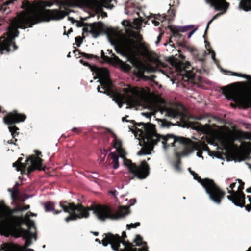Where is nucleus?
I'll return each instance as SVG.
<instances>
[{
    "instance_id": "obj_29",
    "label": "nucleus",
    "mask_w": 251,
    "mask_h": 251,
    "mask_svg": "<svg viewBox=\"0 0 251 251\" xmlns=\"http://www.w3.org/2000/svg\"><path fill=\"white\" fill-rule=\"evenodd\" d=\"M46 212L53 211L54 214H57L62 212V210H56L54 209V203L51 201L47 202L45 204Z\"/></svg>"
},
{
    "instance_id": "obj_4",
    "label": "nucleus",
    "mask_w": 251,
    "mask_h": 251,
    "mask_svg": "<svg viewBox=\"0 0 251 251\" xmlns=\"http://www.w3.org/2000/svg\"><path fill=\"white\" fill-rule=\"evenodd\" d=\"M227 75H232L236 76L245 78L248 81L240 82L242 85V90H239L234 87V84H231L222 88V94L229 100L234 101L235 105L231 103L233 107L238 106L240 108L247 109L242 106V103H244V97H251V76L246 74H239L231 71H226Z\"/></svg>"
},
{
    "instance_id": "obj_24",
    "label": "nucleus",
    "mask_w": 251,
    "mask_h": 251,
    "mask_svg": "<svg viewBox=\"0 0 251 251\" xmlns=\"http://www.w3.org/2000/svg\"><path fill=\"white\" fill-rule=\"evenodd\" d=\"M121 243L124 245L125 248L121 249L119 247L118 251H148L147 248L137 249L134 247L132 243H130L129 241H121Z\"/></svg>"
},
{
    "instance_id": "obj_39",
    "label": "nucleus",
    "mask_w": 251,
    "mask_h": 251,
    "mask_svg": "<svg viewBox=\"0 0 251 251\" xmlns=\"http://www.w3.org/2000/svg\"><path fill=\"white\" fill-rule=\"evenodd\" d=\"M242 137L245 139L251 140V132H242Z\"/></svg>"
},
{
    "instance_id": "obj_9",
    "label": "nucleus",
    "mask_w": 251,
    "mask_h": 251,
    "mask_svg": "<svg viewBox=\"0 0 251 251\" xmlns=\"http://www.w3.org/2000/svg\"><path fill=\"white\" fill-rule=\"evenodd\" d=\"M183 110L184 107L181 104H170L158 107V110L161 114H164L165 116L186 122L188 120V116Z\"/></svg>"
},
{
    "instance_id": "obj_51",
    "label": "nucleus",
    "mask_w": 251,
    "mask_h": 251,
    "mask_svg": "<svg viewBox=\"0 0 251 251\" xmlns=\"http://www.w3.org/2000/svg\"><path fill=\"white\" fill-rule=\"evenodd\" d=\"M83 32H89L90 33V27L88 26H84L83 28Z\"/></svg>"
},
{
    "instance_id": "obj_5",
    "label": "nucleus",
    "mask_w": 251,
    "mask_h": 251,
    "mask_svg": "<svg viewBox=\"0 0 251 251\" xmlns=\"http://www.w3.org/2000/svg\"><path fill=\"white\" fill-rule=\"evenodd\" d=\"M188 170L193 176L194 179L197 180L202 186L210 200L215 203L220 204L226 195V193L215 183L213 180L208 178L201 179L196 173L192 171L190 168Z\"/></svg>"
},
{
    "instance_id": "obj_56",
    "label": "nucleus",
    "mask_w": 251,
    "mask_h": 251,
    "mask_svg": "<svg viewBox=\"0 0 251 251\" xmlns=\"http://www.w3.org/2000/svg\"><path fill=\"white\" fill-rule=\"evenodd\" d=\"M196 29H194V30H192L191 31H190L188 34V38H190L191 36L194 34V33L195 32Z\"/></svg>"
},
{
    "instance_id": "obj_33",
    "label": "nucleus",
    "mask_w": 251,
    "mask_h": 251,
    "mask_svg": "<svg viewBox=\"0 0 251 251\" xmlns=\"http://www.w3.org/2000/svg\"><path fill=\"white\" fill-rule=\"evenodd\" d=\"M79 54L82 56L88 59H92V58H95L97 60H100V57L97 56V55H95L92 54H88V53H85V52H79Z\"/></svg>"
},
{
    "instance_id": "obj_42",
    "label": "nucleus",
    "mask_w": 251,
    "mask_h": 251,
    "mask_svg": "<svg viewBox=\"0 0 251 251\" xmlns=\"http://www.w3.org/2000/svg\"><path fill=\"white\" fill-rule=\"evenodd\" d=\"M75 43L78 47L80 46L82 43V38L80 36H77L75 38Z\"/></svg>"
},
{
    "instance_id": "obj_3",
    "label": "nucleus",
    "mask_w": 251,
    "mask_h": 251,
    "mask_svg": "<svg viewBox=\"0 0 251 251\" xmlns=\"http://www.w3.org/2000/svg\"><path fill=\"white\" fill-rule=\"evenodd\" d=\"M13 209L5 207V213L0 212V229L1 234L6 237H21L23 235L26 236L27 229L22 227L25 223V218L22 216L13 215Z\"/></svg>"
},
{
    "instance_id": "obj_21",
    "label": "nucleus",
    "mask_w": 251,
    "mask_h": 251,
    "mask_svg": "<svg viewBox=\"0 0 251 251\" xmlns=\"http://www.w3.org/2000/svg\"><path fill=\"white\" fill-rule=\"evenodd\" d=\"M207 1L216 10L221 11L222 13L226 12L229 6V4L226 0H207Z\"/></svg>"
},
{
    "instance_id": "obj_60",
    "label": "nucleus",
    "mask_w": 251,
    "mask_h": 251,
    "mask_svg": "<svg viewBox=\"0 0 251 251\" xmlns=\"http://www.w3.org/2000/svg\"><path fill=\"white\" fill-rule=\"evenodd\" d=\"M73 32V29H72V28H70V29L68 30L67 33H66V31H65V32H64V35H68V34H70V33H71V32Z\"/></svg>"
},
{
    "instance_id": "obj_50",
    "label": "nucleus",
    "mask_w": 251,
    "mask_h": 251,
    "mask_svg": "<svg viewBox=\"0 0 251 251\" xmlns=\"http://www.w3.org/2000/svg\"><path fill=\"white\" fill-rule=\"evenodd\" d=\"M142 114L148 118H150L152 114L150 112L142 113Z\"/></svg>"
},
{
    "instance_id": "obj_7",
    "label": "nucleus",
    "mask_w": 251,
    "mask_h": 251,
    "mask_svg": "<svg viewBox=\"0 0 251 251\" xmlns=\"http://www.w3.org/2000/svg\"><path fill=\"white\" fill-rule=\"evenodd\" d=\"M26 119V116L22 113H18L17 110L7 113L3 118L4 123L8 125V129L11 134L13 139L7 141L9 144H13L16 145L17 139L15 138L19 135V128L15 126V124L24 122Z\"/></svg>"
},
{
    "instance_id": "obj_23",
    "label": "nucleus",
    "mask_w": 251,
    "mask_h": 251,
    "mask_svg": "<svg viewBox=\"0 0 251 251\" xmlns=\"http://www.w3.org/2000/svg\"><path fill=\"white\" fill-rule=\"evenodd\" d=\"M112 55L113 56L112 63L118 65L121 70L125 72H129L131 70L132 67L130 65L121 60L115 54H112Z\"/></svg>"
},
{
    "instance_id": "obj_44",
    "label": "nucleus",
    "mask_w": 251,
    "mask_h": 251,
    "mask_svg": "<svg viewBox=\"0 0 251 251\" xmlns=\"http://www.w3.org/2000/svg\"><path fill=\"white\" fill-rule=\"evenodd\" d=\"M72 131L77 134H79L81 133L82 131V129L81 128H78V127H74Z\"/></svg>"
},
{
    "instance_id": "obj_61",
    "label": "nucleus",
    "mask_w": 251,
    "mask_h": 251,
    "mask_svg": "<svg viewBox=\"0 0 251 251\" xmlns=\"http://www.w3.org/2000/svg\"><path fill=\"white\" fill-rule=\"evenodd\" d=\"M152 23L154 24L155 26H158L159 25V22L155 20H152Z\"/></svg>"
},
{
    "instance_id": "obj_22",
    "label": "nucleus",
    "mask_w": 251,
    "mask_h": 251,
    "mask_svg": "<svg viewBox=\"0 0 251 251\" xmlns=\"http://www.w3.org/2000/svg\"><path fill=\"white\" fill-rule=\"evenodd\" d=\"M102 24L100 23H89L88 26L90 27V33H91L93 38H96L98 37L103 32L102 27L100 25Z\"/></svg>"
},
{
    "instance_id": "obj_31",
    "label": "nucleus",
    "mask_w": 251,
    "mask_h": 251,
    "mask_svg": "<svg viewBox=\"0 0 251 251\" xmlns=\"http://www.w3.org/2000/svg\"><path fill=\"white\" fill-rule=\"evenodd\" d=\"M113 136L114 137L113 140V147L116 148L117 150L122 148V142L121 141L117 138L116 135L115 133H112Z\"/></svg>"
},
{
    "instance_id": "obj_13",
    "label": "nucleus",
    "mask_w": 251,
    "mask_h": 251,
    "mask_svg": "<svg viewBox=\"0 0 251 251\" xmlns=\"http://www.w3.org/2000/svg\"><path fill=\"white\" fill-rule=\"evenodd\" d=\"M149 137V139L148 137L146 136L142 137L146 144L142 148L140 151H138L137 155H143L150 154L154 146L159 142L160 136H158L157 134H152L151 135H150Z\"/></svg>"
},
{
    "instance_id": "obj_32",
    "label": "nucleus",
    "mask_w": 251,
    "mask_h": 251,
    "mask_svg": "<svg viewBox=\"0 0 251 251\" xmlns=\"http://www.w3.org/2000/svg\"><path fill=\"white\" fill-rule=\"evenodd\" d=\"M26 224L29 230L32 229V228H36L34 222L33 220L30 219L28 217L27 219L25 218V223L23 224Z\"/></svg>"
},
{
    "instance_id": "obj_10",
    "label": "nucleus",
    "mask_w": 251,
    "mask_h": 251,
    "mask_svg": "<svg viewBox=\"0 0 251 251\" xmlns=\"http://www.w3.org/2000/svg\"><path fill=\"white\" fill-rule=\"evenodd\" d=\"M168 27L170 29L173 36L177 39V42L179 46L182 48L185 49L187 50L194 54L197 52V50L189 45L188 43L185 41V37L180 33V32H185L188 31L191 28V26H186L173 27L169 25Z\"/></svg>"
},
{
    "instance_id": "obj_46",
    "label": "nucleus",
    "mask_w": 251,
    "mask_h": 251,
    "mask_svg": "<svg viewBox=\"0 0 251 251\" xmlns=\"http://www.w3.org/2000/svg\"><path fill=\"white\" fill-rule=\"evenodd\" d=\"M162 124L163 126L166 127H169L170 125H173L171 122L167 121L165 120L163 121Z\"/></svg>"
},
{
    "instance_id": "obj_35",
    "label": "nucleus",
    "mask_w": 251,
    "mask_h": 251,
    "mask_svg": "<svg viewBox=\"0 0 251 251\" xmlns=\"http://www.w3.org/2000/svg\"><path fill=\"white\" fill-rule=\"evenodd\" d=\"M69 20H71L72 22L74 23L75 22L77 23L76 26L78 27L84 26H88L89 23H84L83 22L78 21L77 20H74L73 18L69 17Z\"/></svg>"
},
{
    "instance_id": "obj_17",
    "label": "nucleus",
    "mask_w": 251,
    "mask_h": 251,
    "mask_svg": "<svg viewBox=\"0 0 251 251\" xmlns=\"http://www.w3.org/2000/svg\"><path fill=\"white\" fill-rule=\"evenodd\" d=\"M104 235L105 237L102 240V245L104 246H107L108 244H110L114 251H118L121 242L120 236L118 234L113 235L111 233L104 234Z\"/></svg>"
},
{
    "instance_id": "obj_58",
    "label": "nucleus",
    "mask_w": 251,
    "mask_h": 251,
    "mask_svg": "<svg viewBox=\"0 0 251 251\" xmlns=\"http://www.w3.org/2000/svg\"><path fill=\"white\" fill-rule=\"evenodd\" d=\"M236 182L231 183L229 186V188H230V190H233V189L236 186Z\"/></svg>"
},
{
    "instance_id": "obj_63",
    "label": "nucleus",
    "mask_w": 251,
    "mask_h": 251,
    "mask_svg": "<svg viewBox=\"0 0 251 251\" xmlns=\"http://www.w3.org/2000/svg\"><path fill=\"white\" fill-rule=\"evenodd\" d=\"M35 152L36 153L37 155L38 156L37 157H39V156L41 154V152L39 151L36 150L35 151Z\"/></svg>"
},
{
    "instance_id": "obj_49",
    "label": "nucleus",
    "mask_w": 251,
    "mask_h": 251,
    "mask_svg": "<svg viewBox=\"0 0 251 251\" xmlns=\"http://www.w3.org/2000/svg\"><path fill=\"white\" fill-rule=\"evenodd\" d=\"M18 185L19 184H18V183H16V184L14 186L13 189H12L13 192H15L16 193H17V192H19L18 188Z\"/></svg>"
},
{
    "instance_id": "obj_45",
    "label": "nucleus",
    "mask_w": 251,
    "mask_h": 251,
    "mask_svg": "<svg viewBox=\"0 0 251 251\" xmlns=\"http://www.w3.org/2000/svg\"><path fill=\"white\" fill-rule=\"evenodd\" d=\"M168 15L172 17H174L175 15V11L174 9L170 8L168 11Z\"/></svg>"
},
{
    "instance_id": "obj_2",
    "label": "nucleus",
    "mask_w": 251,
    "mask_h": 251,
    "mask_svg": "<svg viewBox=\"0 0 251 251\" xmlns=\"http://www.w3.org/2000/svg\"><path fill=\"white\" fill-rule=\"evenodd\" d=\"M117 53L126 57L127 61L134 67V74L139 78L146 79L145 72H153L155 69L150 66H146L140 62L139 57L142 53L137 45V42L132 38H125L119 41L115 46Z\"/></svg>"
},
{
    "instance_id": "obj_54",
    "label": "nucleus",
    "mask_w": 251,
    "mask_h": 251,
    "mask_svg": "<svg viewBox=\"0 0 251 251\" xmlns=\"http://www.w3.org/2000/svg\"><path fill=\"white\" fill-rule=\"evenodd\" d=\"M29 208H30V206L29 205H26L21 207L22 211L28 210V209H29Z\"/></svg>"
},
{
    "instance_id": "obj_6",
    "label": "nucleus",
    "mask_w": 251,
    "mask_h": 251,
    "mask_svg": "<svg viewBox=\"0 0 251 251\" xmlns=\"http://www.w3.org/2000/svg\"><path fill=\"white\" fill-rule=\"evenodd\" d=\"M120 156L123 158L124 164L126 166L128 171L134 175V176L139 179H145L149 175L150 167L146 160L141 161L139 165H137L135 163L126 158V152L122 148L117 150Z\"/></svg>"
},
{
    "instance_id": "obj_25",
    "label": "nucleus",
    "mask_w": 251,
    "mask_h": 251,
    "mask_svg": "<svg viewBox=\"0 0 251 251\" xmlns=\"http://www.w3.org/2000/svg\"><path fill=\"white\" fill-rule=\"evenodd\" d=\"M189 154L187 152V151L186 150H183V151L181 152H176V161L174 163V168L175 169L178 171H180L181 170L180 164H181V159L180 157L187 155Z\"/></svg>"
},
{
    "instance_id": "obj_64",
    "label": "nucleus",
    "mask_w": 251,
    "mask_h": 251,
    "mask_svg": "<svg viewBox=\"0 0 251 251\" xmlns=\"http://www.w3.org/2000/svg\"><path fill=\"white\" fill-rule=\"evenodd\" d=\"M246 192L248 193H251V187H249L246 189Z\"/></svg>"
},
{
    "instance_id": "obj_11",
    "label": "nucleus",
    "mask_w": 251,
    "mask_h": 251,
    "mask_svg": "<svg viewBox=\"0 0 251 251\" xmlns=\"http://www.w3.org/2000/svg\"><path fill=\"white\" fill-rule=\"evenodd\" d=\"M239 184L238 190H229L228 188L227 193L230 195L227 196V199L232 201L236 206L243 207L245 203V194L243 192L244 189L245 183L240 179H237Z\"/></svg>"
},
{
    "instance_id": "obj_47",
    "label": "nucleus",
    "mask_w": 251,
    "mask_h": 251,
    "mask_svg": "<svg viewBox=\"0 0 251 251\" xmlns=\"http://www.w3.org/2000/svg\"><path fill=\"white\" fill-rule=\"evenodd\" d=\"M12 209H13L14 213H17L18 212L22 211L21 206H18L16 208Z\"/></svg>"
},
{
    "instance_id": "obj_34",
    "label": "nucleus",
    "mask_w": 251,
    "mask_h": 251,
    "mask_svg": "<svg viewBox=\"0 0 251 251\" xmlns=\"http://www.w3.org/2000/svg\"><path fill=\"white\" fill-rule=\"evenodd\" d=\"M244 103H242V106L244 108H250L251 107V98H245L244 97Z\"/></svg>"
},
{
    "instance_id": "obj_28",
    "label": "nucleus",
    "mask_w": 251,
    "mask_h": 251,
    "mask_svg": "<svg viewBox=\"0 0 251 251\" xmlns=\"http://www.w3.org/2000/svg\"><path fill=\"white\" fill-rule=\"evenodd\" d=\"M112 159L111 163L112 164V167L114 169H117L119 166V156L114 152H110L108 156Z\"/></svg>"
},
{
    "instance_id": "obj_18",
    "label": "nucleus",
    "mask_w": 251,
    "mask_h": 251,
    "mask_svg": "<svg viewBox=\"0 0 251 251\" xmlns=\"http://www.w3.org/2000/svg\"><path fill=\"white\" fill-rule=\"evenodd\" d=\"M29 162L31 164L27 168H26V171L24 172V174H27L29 175L36 169L40 171L43 170L42 167L43 160L40 157L32 155L27 159L26 164H28Z\"/></svg>"
},
{
    "instance_id": "obj_30",
    "label": "nucleus",
    "mask_w": 251,
    "mask_h": 251,
    "mask_svg": "<svg viewBox=\"0 0 251 251\" xmlns=\"http://www.w3.org/2000/svg\"><path fill=\"white\" fill-rule=\"evenodd\" d=\"M133 242L136 243L137 246L144 245L143 248H147V251L148 247L146 242L143 241V238L140 235H136L135 239L134 240ZM142 249V248H141Z\"/></svg>"
},
{
    "instance_id": "obj_40",
    "label": "nucleus",
    "mask_w": 251,
    "mask_h": 251,
    "mask_svg": "<svg viewBox=\"0 0 251 251\" xmlns=\"http://www.w3.org/2000/svg\"><path fill=\"white\" fill-rule=\"evenodd\" d=\"M140 225V223L139 222H136L134 224L131 223L130 224H127L126 225V227L127 229H130L131 228H136Z\"/></svg>"
},
{
    "instance_id": "obj_48",
    "label": "nucleus",
    "mask_w": 251,
    "mask_h": 251,
    "mask_svg": "<svg viewBox=\"0 0 251 251\" xmlns=\"http://www.w3.org/2000/svg\"><path fill=\"white\" fill-rule=\"evenodd\" d=\"M127 238L126 232L125 231H123L122 233L121 237L120 236V239L121 241H124V240L126 241L125 238Z\"/></svg>"
},
{
    "instance_id": "obj_38",
    "label": "nucleus",
    "mask_w": 251,
    "mask_h": 251,
    "mask_svg": "<svg viewBox=\"0 0 251 251\" xmlns=\"http://www.w3.org/2000/svg\"><path fill=\"white\" fill-rule=\"evenodd\" d=\"M8 191L11 193V198L13 201H17L19 199V192H13L11 189H9Z\"/></svg>"
},
{
    "instance_id": "obj_8",
    "label": "nucleus",
    "mask_w": 251,
    "mask_h": 251,
    "mask_svg": "<svg viewBox=\"0 0 251 251\" xmlns=\"http://www.w3.org/2000/svg\"><path fill=\"white\" fill-rule=\"evenodd\" d=\"M80 62L86 66H89L91 71L95 73V75L100 79V83L102 88L104 90L103 93L108 95L113 93V91L111 89L112 84L109 79V71L107 68L104 67L100 68L96 66H91L88 62L82 59L80 60Z\"/></svg>"
},
{
    "instance_id": "obj_27",
    "label": "nucleus",
    "mask_w": 251,
    "mask_h": 251,
    "mask_svg": "<svg viewBox=\"0 0 251 251\" xmlns=\"http://www.w3.org/2000/svg\"><path fill=\"white\" fill-rule=\"evenodd\" d=\"M239 7L245 11H251V0H240Z\"/></svg>"
},
{
    "instance_id": "obj_19",
    "label": "nucleus",
    "mask_w": 251,
    "mask_h": 251,
    "mask_svg": "<svg viewBox=\"0 0 251 251\" xmlns=\"http://www.w3.org/2000/svg\"><path fill=\"white\" fill-rule=\"evenodd\" d=\"M127 94L126 96V104L131 107H134L139 104L138 91L135 89L130 88L126 89Z\"/></svg>"
},
{
    "instance_id": "obj_36",
    "label": "nucleus",
    "mask_w": 251,
    "mask_h": 251,
    "mask_svg": "<svg viewBox=\"0 0 251 251\" xmlns=\"http://www.w3.org/2000/svg\"><path fill=\"white\" fill-rule=\"evenodd\" d=\"M112 55H111V57H108L107 56L105 55L104 52L103 50H101V58L104 61L110 62L112 63Z\"/></svg>"
},
{
    "instance_id": "obj_20",
    "label": "nucleus",
    "mask_w": 251,
    "mask_h": 251,
    "mask_svg": "<svg viewBox=\"0 0 251 251\" xmlns=\"http://www.w3.org/2000/svg\"><path fill=\"white\" fill-rule=\"evenodd\" d=\"M195 150H200L201 151H208V146L204 142H196L188 139L186 144V150L189 153H192Z\"/></svg>"
},
{
    "instance_id": "obj_55",
    "label": "nucleus",
    "mask_w": 251,
    "mask_h": 251,
    "mask_svg": "<svg viewBox=\"0 0 251 251\" xmlns=\"http://www.w3.org/2000/svg\"><path fill=\"white\" fill-rule=\"evenodd\" d=\"M122 24L124 26H127L129 24V22L128 21L125 20L122 22Z\"/></svg>"
},
{
    "instance_id": "obj_52",
    "label": "nucleus",
    "mask_w": 251,
    "mask_h": 251,
    "mask_svg": "<svg viewBox=\"0 0 251 251\" xmlns=\"http://www.w3.org/2000/svg\"><path fill=\"white\" fill-rule=\"evenodd\" d=\"M163 34V33H160L159 36L157 37V40L156 41V44H158L160 42L161 40V39H162V35Z\"/></svg>"
},
{
    "instance_id": "obj_62",
    "label": "nucleus",
    "mask_w": 251,
    "mask_h": 251,
    "mask_svg": "<svg viewBox=\"0 0 251 251\" xmlns=\"http://www.w3.org/2000/svg\"><path fill=\"white\" fill-rule=\"evenodd\" d=\"M128 117V116H126V117H123L122 119V121L123 122H129V121L126 119V118Z\"/></svg>"
},
{
    "instance_id": "obj_15",
    "label": "nucleus",
    "mask_w": 251,
    "mask_h": 251,
    "mask_svg": "<svg viewBox=\"0 0 251 251\" xmlns=\"http://www.w3.org/2000/svg\"><path fill=\"white\" fill-rule=\"evenodd\" d=\"M0 25H1V24ZM6 35V37L3 36L0 38V52L1 54L12 51V23L8 28Z\"/></svg>"
},
{
    "instance_id": "obj_43",
    "label": "nucleus",
    "mask_w": 251,
    "mask_h": 251,
    "mask_svg": "<svg viewBox=\"0 0 251 251\" xmlns=\"http://www.w3.org/2000/svg\"><path fill=\"white\" fill-rule=\"evenodd\" d=\"M167 16L166 15H164L163 17H161V15H159L158 16L155 17L154 18L155 19H157L159 21H161L162 22L164 21V20L167 19ZM167 20H170V18H168Z\"/></svg>"
},
{
    "instance_id": "obj_1",
    "label": "nucleus",
    "mask_w": 251,
    "mask_h": 251,
    "mask_svg": "<svg viewBox=\"0 0 251 251\" xmlns=\"http://www.w3.org/2000/svg\"><path fill=\"white\" fill-rule=\"evenodd\" d=\"M59 205L62 209V211L69 213V215L65 219L66 222L78 219L87 218L89 216V211H93L97 218L101 221L106 219L118 220L125 217L130 213L129 208L126 206H123L116 212H113L109 206L101 204H93L90 207H85L81 203L76 205L73 202L61 201Z\"/></svg>"
},
{
    "instance_id": "obj_26",
    "label": "nucleus",
    "mask_w": 251,
    "mask_h": 251,
    "mask_svg": "<svg viewBox=\"0 0 251 251\" xmlns=\"http://www.w3.org/2000/svg\"><path fill=\"white\" fill-rule=\"evenodd\" d=\"M23 160V158L22 157H19L18 160L13 164V166L16 167L17 171H21V173L24 174V172H25L26 171L27 164L22 163Z\"/></svg>"
},
{
    "instance_id": "obj_59",
    "label": "nucleus",
    "mask_w": 251,
    "mask_h": 251,
    "mask_svg": "<svg viewBox=\"0 0 251 251\" xmlns=\"http://www.w3.org/2000/svg\"><path fill=\"white\" fill-rule=\"evenodd\" d=\"M44 6L47 7H50L52 4L50 2H44Z\"/></svg>"
},
{
    "instance_id": "obj_41",
    "label": "nucleus",
    "mask_w": 251,
    "mask_h": 251,
    "mask_svg": "<svg viewBox=\"0 0 251 251\" xmlns=\"http://www.w3.org/2000/svg\"><path fill=\"white\" fill-rule=\"evenodd\" d=\"M247 198L249 199L250 204H248L247 205H245V206H244L243 207H245V209L247 211H248V212H250L251 210V197L250 196H248Z\"/></svg>"
},
{
    "instance_id": "obj_57",
    "label": "nucleus",
    "mask_w": 251,
    "mask_h": 251,
    "mask_svg": "<svg viewBox=\"0 0 251 251\" xmlns=\"http://www.w3.org/2000/svg\"><path fill=\"white\" fill-rule=\"evenodd\" d=\"M248 148L249 150V154H250L251 152V142H249L248 143Z\"/></svg>"
},
{
    "instance_id": "obj_37",
    "label": "nucleus",
    "mask_w": 251,
    "mask_h": 251,
    "mask_svg": "<svg viewBox=\"0 0 251 251\" xmlns=\"http://www.w3.org/2000/svg\"><path fill=\"white\" fill-rule=\"evenodd\" d=\"M220 13H218L217 14H216L215 15H214L213 16V17L207 23V26H206V28L205 29V32H204V34L203 35V37L205 39V40L206 39V33H207V29H208L209 28V25L212 22V21L214 20V19H216V18H217L220 15Z\"/></svg>"
},
{
    "instance_id": "obj_16",
    "label": "nucleus",
    "mask_w": 251,
    "mask_h": 251,
    "mask_svg": "<svg viewBox=\"0 0 251 251\" xmlns=\"http://www.w3.org/2000/svg\"><path fill=\"white\" fill-rule=\"evenodd\" d=\"M28 231L26 236L24 235H22L21 237H23L24 239H26L25 244V247H23L19 245L15 244H3L0 248L1 251H24V249L30 246L32 243L31 237L29 236L30 233L29 230H27Z\"/></svg>"
},
{
    "instance_id": "obj_14",
    "label": "nucleus",
    "mask_w": 251,
    "mask_h": 251,
    "mask_svg": "<svg viewBox=\"0 0 251 251\" xmlns=\"http://www.w3.org/2000/svg\"><path fill=\"white\" fill-rule=\"evenodd\" d=\"M132 123L135 126L141 127V128H137L136 130L137 132L139 133V134L141 137L146 136L149 138V136H150V135L157 134L155 128V126L154 124H151L150 123H137L134 121H132Z\"/></svg>"
},
{
    "instance_id": "obj_53",
    "label": "nucleus",
    "mask_w": 251,
    "mask_h": 251,
    "mask_svg": "<svg viewBox=\"0 0 251 251\" xmlns=\"http://www.w3.org/2000/svg\"><path fill=\"white\" fill-rule=\"evenodd\" d=\"M198 151V152L197 153V155L199 157H202V151H201L200 150H196Z\"/></svg>"
},
{
    "instance_id": "obj_12",
    "label": "nucleus",
    "mask_w": 251,
    "mask_h": 251,
    "mask_svg": "<svg viewBox=\"0 0 251 251\" xmlns=\"http://www.w3.org/2000/svg\"><path fill=\"white\" fill-rule=\"evenodd\" d=\"M157 135L160 136L159 142L161 141L164 149H167L170 146H175V143H179L183 146L184 150H186L188 139L184 137H177L172 134L163 136L157 133Z\"/></svg>"
}]
</instances>
